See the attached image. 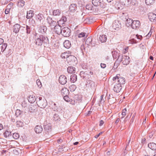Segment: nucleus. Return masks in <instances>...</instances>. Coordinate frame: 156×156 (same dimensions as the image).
I'll return each mask as SVG.
<instances>
[{"instance_id":"f257e3e1","label":"nucleus","mask_w":156,"mask_h":156,"mask_svg":"<svg viewBox=\"0 0 156 156\" xmlns=\"http://www.w3.org/2000/svg\"><path fill=\"white\" fill-rule=\"evenodd\" d=\"M36 44L38 46L41 45L43 43L45 47L49 46V41L47 37L40 35L36 40Z\"/></svg>"},{"instance_id":"f03ea898","label":"nucleus","mask_w":156,"mask_h":156,"mask_svg":"<svg viewBox=\"0 0 156 156\" xmlns=\"http://www.w3.org/2000/svg\"><path fill=\"white\" fill-rule=\"evenodd\" d=\"M36 103L37 105L41 108H45L47 105L46 100L41 97L37 98Z\"/></svg>"},{"instance_id":"7ed1b4c3","label":"nucleus","mask_w":156,"mask_h":156,"mask_svg":"<svg viewBox=\"0 0 156 156\" xmlns=\"http://www.w3.org/2000/svg\"><path fill=\"white\" fill-rule=\"evenodd\" d=\"M120 76L119 74L113 77V80L115 81L117 80L118 82L119 83H118L120 84L121 85L125 83L126 80L124 77L119 76Z\"/></svg>"},{"instance_id":"20e7f679","label":"nucleus","mask_w":156,"mask_h":156,"mask_svg":"<svg viewBox=\"0 0 156 156\" xmlns=\"http://www.w3.org/2000/svg\"><path fill=\"white\" fill-rule=\"evenodd\" d=\"M67 61L69 65H74L77 63V58L75 57L72 55H69L67 58Z\"/></svg>"},{"instance_id":"39448f33","label":"nucleus","mask_w":156,"mask_h":156,"mask_svg":"<svg viewBox=\"0 0 156 156\" xmlns=\"http://www.w3.org/2000/svg\"><path fill=\"white\" fill-rule=\"evenodd\" d=\"M120 62H122V63L124 65H127L130 62L129 57L126 55L120 56V58L119 59Z\"/></svg>"},{"instance_id":"423d86ee","label":"nucleus","mask_w":156,"mask_h":156,"mask_svg":"<svg viewBox=\"0 0 156 156\" xmlns=\"http://www.w3.org/2000/svg\"><path fill=\"white\" fill-rule=\"evenodd\" d=\"M71 30L67 27H64L62 28L61 33L62 35L65 37H68L70 36Z\"/></svg>"},{"instance_id":"0eeeda50","label":"nucleus","mask_w":156,"mask_h":156,"mask_svg":"<svg viewBox=\"0 0 156 156\" xmlns=\"http://www.w3.org/2000/svg\"><path fill=\"white\" fill-rule=\"evenodd\" d=\"M86 85L89 89H94L95 87L94 82L90 80H87Z\"/></svg>"},{"instance_id":"6e6552de","label":"nucleus","mask_w":156,"mask_h":156,"mask_svg":"<svg viewBox=\"0 0 156 156\" xmlns=\"http://www.w3.org/2000/svg\"><path fill=\"white\" fill-rule=\"evenodd\" d=\"M59 81L62 85H64L67 82V79L66 77L63 75H61L59 78Z\"/></svg>"},{"instance_id":"1a4fd4ad","label":"nucleus","mask_w":156,"mask_h":156,"mask_svg":"<svg viewBox=\"0 0 156 156\" xmlns=\"http://www.w3.org/2000/svg\"><path fill=\"white\" fill-rule=\"evenodd\" d=\"M140 26V22L138 20H133L131 26L132 28L133 29H136Z\"/></svg>"},{"instance_id":"9d476101","label":"nucleus","mask_w":156,"mask_h":156,"mask_svg":"<svg viewBox=\"0 0 156 156\" xmlns=\"http://www.w3.org/2000/svg\"><path fill=\"white\" fill-rule=\"evenodd\" d=\"M80 75L81 77L87 80L89 79L91 77L90 74H88L87 72H84L81 71L80 72Z\"/></svg>"},{"instance_id":"9b49d317","label":"nucleus","mask_w":156,"mask_h":156,"mask_svg":"<svg viewBox=\"0 0 156 156\" xmlns=\"http://www.w3.org/2000/svg\"><path fill=\"white\" fill-rule=\"evenodd\" d=\"M62 28V27L59 25H55L54 27V31L57 34H61Z\"/></svg>"},{"instance_id":"f8f14e48","label":"nucleus","mask_w":156,"mask_h":156,"mask_svg":"<svg viewBox=\"0 0 156 156\" xmlns=\"http://www.w3.org/2000/svg\"><path fill=\"white\" fill-rule=\"evenodd\" d=\"M122 89V86L120 83L116 84L113 88V90L116 93L119 92Z\"/></svg>"},{"instance_id":"ddd939ff","label":"nucleus","mask_w":156,"mask_h":156,"mask_svg":"<svg viewBox=\"0 0 156 156\" xmlns=\"http://www.w3.org/2000/svg\"><path fill=\"white\" fill-rule=\"evenodd\" d=\"M116 54H117V56H118L119 58H118L117 59L116 61L114 63V65L113 68L114 69H115L117 68L118 67L119 65V63L120 62L119 60L120 58V55L118 53H116Z\"/></svg>"},{"instance_id":"4468645a","label":"nucleus","mask_w":156,"mask_h":156,"mask_svg":"<svg viewBox=\"0 0 156 156\" xmlns=\"http://www.w3.org/2000/svg\"><path fill=\"white\" fill-rule=\"evenodd\" d=\"M43 130L42 126L40 125L36 126L34 128L35 132L37 133H41Z\"/></svg>"},{"instance_id":"2eb2a0df","label":"nucleus","mask_w":156,"mask_h":156,"mask_svg":"<svg viewBox=\"0 0 156 156\" xmlns=\"http://www.w3.org/2000/svg\"><path fill=\"white\" fill-rule=\"evenodd\" d=\"M148 18L151 21H156V15L153 13H150L148 14Z\"/></svg>"},{"instance_id":"dca6fc26","label":"nucleus","mask_w":156,"mask_h":156,"mask_svg":"<svg viewBox=\"0 0 156 156\" xmlns=\"http://www.w3.org/2000/svg\"><path fill=\"white\" fill-rule=\"evenodd\" d=\"M20 28V26L18 24H16L14 25L13 27V32L16 34L18 33Z\"/></svg>"},{"instance_id":"f3484780","label":"nucleus","mask_w":156,"mask_h":156,"mask_svg":"<svg viewBox=\"0 0 156 156\" xmlns=\"http://www.w3.org/2000/svg\"><path fill=\"white\" fill-rule=\"evenodd\" d=\"M47 30V27L45 26H41L39 27L38 31L42 34H44L46 33Z\"/></svg>"},{"instance_id":"a211bd4d","label":"nucleus","mask_w":156,"mask_h":156,"mask_svg":"<svg viewBox=\"0 0 156 156\" xmlns=\"http://www.w3.org/2000/svg\"><path fill=\"white\" fill-rule=\"evenodd\" d=\"M48 23L51 27H54L57 25L56 22L52 20V18L48 17L47 19Z\"/></svg>"},{"instance_id":"6ab92c4d","label":"nucleus","mask_w":156,"mask_h":156,"mask_svg":"<svg viewBox=\"0 0 156 156\" xmlns=\"http://www.w3.org/2000/svg\"><path fill=\"white\" fill-rule=\"evenodd\" d=\"M107 39V36L104 34H102L100 35L98 38V40L101 43L105 42Z\"/></svg>"},{"instance_id":"aec40b11","label":"nucleus","mask_w":156,"mask_h":156,"mask_svg":"<svg viewBox=\"0 0 156 156\" xmlns=\"http://www.w3.org/2000/svg\"><path fill=\"white\" fill-rule=\"evenodd\" d=\"M61 93L63 96L68 95L69 94V90L66 88H64L61 90Z\"/></svg>"},{"instance_id":"412c9836","label":"nucleus","mask_w":156,"mask_h":156,"mask_svg":"<svg viewBox=\"0 0 156 156\" xmlns=\"http://www.w3.org/2000/svg\"><path fill=\"white\" fill-rule=\"evenodd\" d=\"M37 19L39 20L40 23H43L44 19V17L42 14L39 13L37 15Z\"/></svg>"},{"instance_id":"4be33fe9","label":"nucleus","mask_w":156,"mask_h":156,"mask_svg":"<svg viewBox=\"0 0 156 156\" xmlns=\"http://www.w3.org/2000/svg\"><path fill=\"white\" fill-rule=\"evenodd\" d=\"M77 5L76 4H73L70 5L69 6V9L72 12H74L76 9Z\"/></svg>"},{"instance_id":"5701e85b","label":"nucleus","mask_w":156,"mask_h":156,"mask_svg":"<svg viewBox=\"0 0 156 156\" xmlns=\"http://www.w3.org/2000/svg\"><path fill=\"white\" fill-rule=\"evenodd\" d=\"M64 46L66 48L68 49L71 46V44L70 42L68 40H66L63 43Z\"/></svg>"},{"instance_id":"b1692460","label":"nucleus","mask_w":156,"mask_h":156,"mask_svg":"<svg viewBox=\"0 0 156 156\" xmlns=\"http://www.w3.org/2000/svg\"><path fill=\"white\" fill-rule=\"evenodd\" d=\"M148 147L153 150L156 151V144L153 142H151L148 144Z\"/></svg>"},{"instance_id":"393cba45","label":"nucleus","mask_w":156,"mask_h":156,"mask_svg":"<svg viewBox=\"0 0 156 156\" xmlns=\"http://www.w3.org/2000/svg\"><path fill=\"white\" fill-rule=\"evenodd\" d=\"M77 76L76 75L73 74L70 76V80L72 82L74 83L77 81Z\"/></svg>"},{"instance_id":"a878e982","label":"nucleus","mask_w":156,"mask_h":156,"mask_svg":"<svg viewBox=\"0 0 156 156\" xmlns=\"http://www.w3.org/2000/svg\"><path fill=\"white\" fill-rule=\"evenodd\" d=\"M67 71L69 73H74L75 72V68L73 66L69 67L67 68Z\"/></svg>"},{"instance_id":"bb28decb","label":"nucleus","mask_w":156,"mask_h":156,"mask_svg":"<svg viewBox=\"0 0 156 156\" xmlns=\"http://www.w3.org/2000/svg\"><path fill=\"white\" fill-rule=\"evenodd\" d=\"M122 5L124 6H127L130 4V0H119Z\"/></svg>"},{"instance_id":"cd10ccee","label":"nucleus","mask_w":156,"mask_h":156,"mask_svg":"<svg viewBox=\"0 0 156 156\" xmlns=\"http://www.w3.org/2000/svg\"><path fill=\"white\" fill-rule=\"evenodd\" d=\"M101 0H92V3L95 6H98L100 5V3Z\"/></svg>"},{"instance_id":"c85d7f7f","label":"nucleus","mask_w":156,"mask_h":156,"mask_svg":"<svg viewBox=\"0 0 156 156\" xmlns=\"http://www.w3.org/2000/svg\"><path fill=\"white\" fill-rule=\"evenodd\" d=\"M133 20L130 18L126 20V25L129 27L131 26Z\"/></svg>"},{"instance_id":"c756f323","label":"nucleus","mask_w":156,"mask_h":156,"mask_svg":"<svg viewBox=\"0 0 156 156\" xmlns=\"http://www.w3.org/2000/svg\"><path fill=\"white\" fill-rule=\"evenodd\" d=\"M33 11L32 10H30L27 12V15L26 16V18L29 19L33 16Z\"/></svg>"},{"instance_id":"7c9ffc66","label":"nucleus","mask_w":156,"mask_h":156,"mask_svg":"<svg viewBox=\"0 0 156 156\" xmlns=\"http://www.w3.org/2000/svg\"><path fill=\"white\" fill-rule=\"evenodd\" d=\"M32 26L26 25V31L27 34H28L30 33L31 31L32 30Z\"/></svg>"},{"instance_id":"2f4dec72","label":"nucleus","mask_w":156,"mask_h":156,"mask_svg":"<svg viewBox=\"0 0 156 156\" xmlns=\"http://www.w3.org/2000/svg\"><path fill=\"white\" fill-rule=\"evenodd\" d=\"M118 24L116 22H115L113 23V27L115 30H117V29H119L121 25L119 22H118Z\"/></svg>"},{"instance_id":"473e14b6","label":"nucleus","mask_w":156,"mask_h":156,"mask_svg":"<svg viewBox=\"0 0 156 156\" xmlns=\"http://www.w3.org/2000/svg\"><path fill=\"white\" fill-rule=\"evenodd\" d=\"M66 21L67 19L66 17L63 16L62 17L61 20L58 22V23H60L63 24H64V22H66Z\"/></svg>"},{"instance_id":"72a5a7b5","label":"nucleus","mask_w":156,"mask_h":156,"mask_svg":"<svg viewBox=\"0 0 156 156\" xmlns=\"http://www.w3.org/2000/svg\"><path fill=\"white\" fill-rule=\"evenodd\" d=\"M61 13V11L59 9L54 10L53 12V15L55 16H59Z\"/></svg>"},{"instance_id":"f704fd0d","label":"nucleus","mask_w":156,"mask_h":156,"mask_svg":"<svg viewBox=\"0 0 156 156\" xmlns=\"http://www.w3.org/2000/svg\"><path fill=\"white\" fill-rule=\"evenodd\" d=\"M20 150L17 148L15 149L13 151V153L16 156H19L20 154Z\"/></svg>"},{"instance_id":"c9c22d12","label":"nucleus","mask_w":156,"mask_h":156,"mask_svg":"<svg viewBox=\"0 0 156 156\" xmlns=\"http://www.w3.org/2000/svg\"><path fill=\"white\" fill-rule=\"evenodd\" d=\"M36 107L32 104L30 105L29 106V111L30 112H32L36 111Z\"/></svg>"},{"instance_id":"e433bc0d","label":"nucleus","mask_w":156,"mask_h":156,"mask_svg":"<svg viewBox=\"0 0 156 156\" xmlns=\"http://www.w3.org/2000/svg\"><path fill=\"white\" fill-rule=\"evenodd\" d=\"M53 120L55 121H59L60 119V118L58 117V115L56 114H54V115L53 117Z\"/></svg>"},{"instance_id":"4c0bfd02","label":"nucleus","mask_w":156,"mask_h":156,"mask_svg":"<svg viewBox=\"0 0 156 156\" xmlns=\"http://www.w3.org/2000/svg\"><path fill=\"white\" fill-rule=\"evenodd\" d=\"M116 101V99L113 97L109 98L108 99V102L111 104L114 103Z\"/></svg>"},{"instance_id":"58836bf2","label":"nucleus","mask_w":156,"mask_h":156,"mask_svg":"<svg viewBox=\"0 0 156 156\" xmlns=\"http://www.w3.org/2000/svg\"><path fill=\"white\" fill-rule=\"evenodd\" d=\"M69 56V55L68 53L66 52H65L62 54L61 55V57L62 58H67Z\"/></svg>"},{"instance_id":"ea45409f","label":"nucleus","mask_w":156,"mask_h":156,"mask_svg":"<svg viewBox=\"0 0 156 156\" xmlns=\"http://www.w3.org/2000/svg\"><path fill=\"white\" fill-rule=\"evenodd\" d=\"M155 0H145V3L147 5L153 4L155 2Z\"/></svg>"},{"instance_id":"a19ab883","label":"nucleus","mask_w":156,"mask_h":156,"mask_svg":"<svg viewBox=\"0 0 156 156\" xmlns=\"http://www.w3.org/2000/svg\"><path fill=\"white\" fill-rule=\"evenodd\" d=\"M21 106L23 108L25 109V110H26L27 108V103L25 101H23L22 102L21 104Z\"/></svg>"},{"instance_id":"79ce46f5","label":"nucleus","mask_w":156,"mask_h":156,"mask_svg":"<svg viewBox=\"0 0 156 156\" xmlns=\"http://www.w3.org/2000/svg\"><path fill=\"white\" fill-rule=\"evenodd\" d=\"M99 6H100L102 8H105L106 7V4L103 1V0H101Z\"/></svg>"},{"instance_id":"37998d69","label":"nucleus","mask_w":156,"mask_h":156,"mask_svg":"<svg viewBox=\"0 0 156 156\" xmlns=\"http://www.w3.org/2000/svg\"><path fill=\"white\" fill-rule=\"evenodd\" d=\"M44 129L47 132H48L51 131V126L48 124L45 125L44 127Z\"/></svg>"},{"instance_id":"c03bdc74","label":"nucleus","mask_w":156,"mask_h":156,"mask_svg":"<svg viewBox=\"0 0 156 156\" xmlns=\"http://www.w3.org/2000/svg\"><path fill=\"white\" fill-rule=\"evenodd\" d=\"M11 132L8 131H6L4 134V136L6 138L9 137L11 135Z\"/></svg>"},{"instance_id":"a18cd8bd","label":"nucleus","mask_w":156,"mask_h":156,"mask_svg":"<svg viewBox=\"0 0 156 156\" xmlns=\"http://www.w3.org/2000/svg\"><path fill=\"white\" fill-rule=\"evenodd\" d=\"M93 6L91 4H87L86 6V9L89 10H91L92 9Z\"/></svg>"},{"instance_id":"49530a36","label":"nucleus","mask_w":156,"mask_h":156,"mask_svg":"<svg viewBox=\"0 0 156 156\" xmlns=\"http://www.w3.org/2000/svg\"><path fill=\"white\" fill-rule=\"evenodd\" d=\"M63 99L66 101L67 102H69L70 101L71 99L68 96V95H65L63 96Z\"/></svg>"},{"instance_id":"de8ad7c7","label":"nucleus","mask_w":156,"mask_h":156,"mask_svg":"<svg viewBox=\"0 0 156 156\" xmlns=\"http://www.w3.org/2000/svg\"><path fill=\"white\" fill-rule=\"evenodd\" d=\"M18 2L19 6L22 7L24 5L25 2L23 0H19Z\"/></svg>"},{"instance_id":"09e8293b","label":"nucleus","mask_w":156,"mask_h":156,"mask_svg":"<svg viewBox=\"0 0 156 156\" xmlns=\"http://www.w3.org/2000/svg\"><path fill=\"white\" fill-rule=\"evenodd\" d=\"M92 41V38L91 37H88L86 40V42L87 43V44H91V42Z\"/></svg>"},{"instance_id":"8fccbe9b","label":"nucleus","mask_w":156,"mask_h":156,"mask_svg":"<svg viewBox=\"0 0 156 156\" xmlns=\"http://www.w3.org/2000/svg\"><path fill=\"white\" fill-rule=\"evenodd\" d=\"M36 101V98L35 97L33 98V97L30 96L29 97V101L31 102V103L34 102L35 101Z\"/></svg>"},{"instance_id":"3c124183","label":"nucleus","mask_w":156,"mask_h":156,"mask_svg":"<svg viewBox=\"0 0 156 156\" xmlns=\"http://www.w3.org/2000/svg\"><path fill=\"white\" fill-rule=\"evenodd\" d=\"M7 44L6 43H4L2 47V51L4 52L7 47Z\"/></svg>"},{"instance_id":"603ef678","label":"nucleus","mask_w":156,"mask_h":156,"mask_svg":"<svg viewBox=\"0 0 156 156\" xmlns=\"http://www.w3.org/2000/svg\"><path fill=\"white\" fill-rule=\"evenodd\" d=\"M16 124L17 127H22L23 125V123L21 121H17L16 122Z\"/></svg>"},{"instance_id":"864d4df0","label":"nucleus","mask_w":156,"mask_h":156,"mask_svg":"<svg viewBox=\"0 0 156 156\" xmlns=\"http://www.w3.org/2000/svg\"><path fill=\"white\" fill-rule=\"evenodd\" d=\"M12 136L14 139H17L20 136L18 133H13Z\"/></svg>"},{"instance_id":"5fc2aeb1","label":"nucleus","mask_w":156,"mask_h":156,"mask_svg":"<svg viewBox=\"0 0 156 156\" xmlns=\"http://www.w3.org/2000/svg\"><path fill=\"white\" fill-rule=\"evenodd\" d=\"M22 113V112L19 109H17L16 112V116L17 117L20 115H21Z\"/></svg>"},{"instance_id":"6e6d98bb","label":"nucleus","mask_w":156,"mask_h":156,"mask_svg":"<svg viewBox=\"0 0 156 156\" xmlns=\"http://www.w3.org/2000/svg\"><path fill=\"white\" fill-rule=\"evenodd\" d=\"M29 23L32 26H34V25L35 24V20L32 19H30L29 20Z\"/></svg>"},{"instance_id":"4d7b16f0","label":"nucleus","mask_w":156,"mask_h":156,"mask_svg":"<svg viewBox=\"0 0 156 156\" xmlns=\"http://www.w3.org/2000/svg\"><path fill=\"white\" fill-rule=\"evenodd\" d=\"M126 108H124L122 110V112L121 114H120V115H122L124 117L126 115Z\"/></svg>"},{"instance_id":"13d9d810","label":"nucleus","mask_w":156,"mask_h":156,"mask_svg":"<svg viewBox=\"0 0 156 156\" xmlns=\"http://www.w3.org/2000/svg\"><path fill=\"white\" fill-rule=\"evenodd\" d=\"M104 96V95H102L101 96L100 101V102L101 104H103L105 101L103 99Z\"/></svg>"},{"instance_id":"bf43d9fd","label":"nucleus","mask_w":156,"mask_h":156,"mask_svg":"<svg viewBox=\"0 0 156 156\" xmlns=\"http://www.w3.org/2000/svg\"><path fill=\"white\" fill-rule=\"evenodd\" d=\"M85 33H81L80 34H79L78 35V37H84L85 35Z\"/></svg>"},{"instance_id":"052dcab7","label":"nucleus","mask_w":156,"mask_h":156,"mask_svg":"<svg viewBox=\"0 0 156 156\" xmlns=\"http://www.w3.org/2000/svg\"><path fill=\"white\" fill-rule=\"evenodd\" d=\"M76 87L74 85H72L70 86L69 88L71 89H72V90L74 91L76 89Z\"/></svg>"},{"instance_id":"680f3d73","label":"nucleus","mask_w":156,"mask_h":156,"mask_svg":"<svg viewBox=\"0 0 156 156\" xmlns=\"http://www.w3.org/2000/svg\"><path fill=\"white\" fill-rule=\"evenodd\" d=\"M36 83L38 87H41V84L39 80H37L36 81Z\"/></svg>"},{"instance_id":"e2e57ef3","label":"nucleus","mask_w":156,"mask_h":156,"mask_svg":"<svg viewBox=\"0 0 156 156\" xmlns=\"http://www.w3.org/2000/svg\"><path fill=\"white\" fill-rule=\"evenodd\" d=\"M135 116V115L134 114L133 115L130 121V124L132 123L134 121V118Z\"/></svg>"},{"instance_id":"0e129e2a","label":"nucleus","mask_w":156,"mask_h":156,"mask_svg":"<svg viewBox=\"0 0 156 156\" xmlns=\"http://www.w3.org/2000/svg\"><path fill=\"white\" fill-rule=\"evenodd\" d=\"M130 4H131L132 5H135L136 4V0H131L130 2Z\"/></svg>"},{"instance_id":"69168bd1","label":"nucleus","mask_w":156,"mask_h":156,"mask_svg":"<svg viewBox=\"0 0 156 156\" xmlns=\"http://www.w3.org/2000/svg\"><path fill=\"white\" fill-rule=\"evenodd\" d=\"M116 53H119L118 52H114V53L113 54V56L114 58H116L118 57V58H119V57L117 56V54H116Z\"/></svg>"},{"instance_id":"338daca9","label":"nucleus","mask_w":156,"mask_h":156,"mask_svg":"<svg viewBox=\"0 0 156 156\" xmlns=\"http://www.w3.org/2000/svg\"><path fill=\"white\" fill-rule=\"evenodd\" d=\"M135 36L137 39L140 40H141L142 38V36L141 35L136 34L135 35Z\"/></svg>"},{"instance_id":"774afa93","label":"nucleus","mask_w":156,"mask_h":156,"mask_svg":"<svg viewBox=\"0 0 156 156\" xmlns=\"http://www.w3.org/2000/svg\"><path fill=\"white\" fill-rule=\"evenodd\" d=\"M101 66L102 68H105L106 66V65L105 64L101 63Z\"/></svg>"}]
</instances>
